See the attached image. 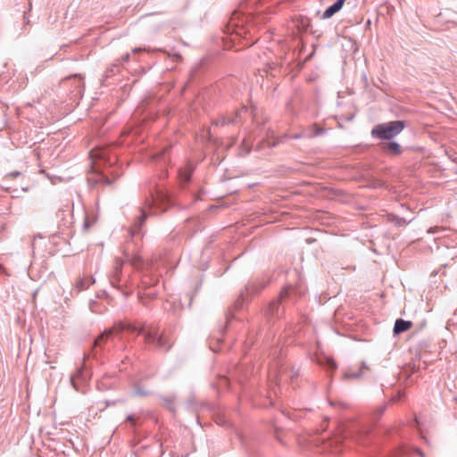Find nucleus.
<instances>
[{
  "instance_id": "obj_1",
  "label": "nucleus",
  "mask_w": 457,
  "mask_h": 457,
  "mask_svg": "<svg viewBox=\"0 0 457 457\" xmlns=\"http://www.w3.org/2000/svg\"><path fill=\"white\" fill-rule=\"evenodd\" d=\"M404 129V122L401 120L390 121L377 125L373 129V135L382 139H391Z\"/></svg>"
},
{
  "instance_id": "obj_2",
  "label": "nucleus",
  "mask_w": 457,
  "mask_h": 457,
  "mask_svg": "<svg viewBox=\"0 0 457 457\" xmlns=\"http://www.w3.org/2000/svg\"><path fill=\"white\" fill-rule=\"evenodd\" d=\"M145 342L148 344L156 342L160 348L166 350L170 346L169 338L163 333L158 335V329L154 327H149L145 330Z\"/></svg>"
},
{
  "instance_id": "obj_3",
  "label": "nucleus",
  "mask_w": 457,
  "mask_h": 457,
  "mask_svg": "<svg viewBox=\"0 0 457 457\" xmlns=\"http://www.w3.org/2000/svg\"><path fill=\"white\" fill-rule=\"evenodd\" d=\"M379 148L387 155L396 156L402 153L401 145L396 142H384L379 145Z\"/></svg>"
},
{
  "instance_id": "obj_4",
  "label": "nucleus",
  "mask_w": 457,
  "mask_h": 457,
  "mask_svg": "<svg viewBox=\"0 0 457 457\" xmlns=\"http://www.w3.org/2000/svg\"><path fill=\"white\" fill-rule=\"evenodd\" d=\"M412 322L409 320H404L402 319H398L395 320V327H394V333L395 334H401L405 331H408L412 328Z\"/></svg>"
},
{
  "instance_id": "obj_5",
  "label": "nucleus",
  "mask_w": 457,
  "mask_h": 457,
  "mask_svg": "<svg viewBox=\"0 0 457 457\" xmlns=\"http://www.w3.org/2000/svg\"><path fill=\"white\" fill-rule=\"evenodd\" d=\"M114 333H117V328L113 327L108 330H105L103 334H101L94 343V347H101L108 338L112 336Z\"/></svg>"
},
{
  "instance_id": "obj_6",
  "label": "nucleus",
  "mask_w": 457,
  "mask_h": 457,
  "mask_svg": "<svg viewBox=\"0 0 457 457\" xmlns=\"http://www.w3.org/2000/svg\"><path fill=\"white\" fill-rule=\"evenodd\" d=\"M345 0H337L334 4L329 6L324 12L322 17L324 19H328L332 17L336 12H337L343 6Z\"/></svg>"
},
{
  "instance_id": "obj_7",
  "label": "nucleus",
  "mask_w": 457,
  "mask_h": 457,
  "mask_svg": "<svg viewBox=\"0 0 457 457\" xmlns=\"http://www.w3.org/2000/svg\"><path fill=\"white\" fill-rule=\"evenodd\" d=\"M248 34L250 35V31H246L244 29H240L237 31H236L235 34L231 35L230 40L235 42L236 40H237V38L239 37H243L244 40L248 41V37H247ZM252 44H253V42H246V43L243 44V46H250Z\"/></svg>"
},
{
  "instance_id": "obj_8",
  "label": "nucleus",
  "mask_w": 457,
  "mask_h": 457,
  "mask_svg": "<svg viewBox=\"0 0 457 457\" xmlns=\"http://www.w3.org/2000/svg\"><path fill=\"white\" fill-rule=\"evenodd\" d=\"M115 327L117 328V333H119L124 329H127L130 332H137V333H141L144 331L143 328L137 327L135 324H127V325L119 324L118 326H115Z\"/></svg>"
},
{
  "instance_id": "obj_9",
  "label": "nucleus",
  "mask_w": 457,
  "mask_h": 457,
  "mask_svg": "<svg viewBox=\"0 0 457 457\" xmlns=\"http://www.w3.org/2000/svg\"><path fill=\"white\" fill-rule=\"evenodd\" d=\"M326 365L332 370L337 369V364L332 358H329V357L326 358Z\"/></svg>"
},
{
  "instance_id": "obj_10",
  "label": "nucleus",
  "mask_w": 457,
  "mask_h": 457,
  "mask_svg": "<svg viewBox=\"0 0 457 457\" xmlns=\"http://www.w3.org/2000/svg\"><path fill=\"white\" fill-rule=\"evenodd\" d=\"M278 307V302H274V303H270V310L271 314L273 313L274 310Z\"/></svg>"
},
{
  "instance_id": "obj_11",
  "label": "nucleus",
  "mask_w": 457,
  "mask_h": 457,
  "mask_svg": "<svg viewBox=\"0 0 457 457\" xmlns=\"http://www.w3.org/2000/svg\"><path fill=\"white\" fill-rule=\"evenodd\" d=\"M180 175L184 176L185 181H187V180H189V178H190V171H187V172H185V174L183 171H180Z\"/></svg>"
},
{
  "instance_id": "obj_12",
  "label": "nucleus",
  "mask_w": 457,
  "mask_h": 457,
  "mask_svg": "<svg viewBox=\"0 0 457 457\" xmlns=\"http://www.w3.org/2000/svg\"><path fill=\"white\" fill-rule=\"evenodd\" d=\"M358 376H359L358 374H350V373H347V372H345V373L344 374V377H345V378H357Z\"/></svg>"
},
{
  "instance_id": "obj_13",
  "label": "nucleus",
  "mask_w": 457,
  "mask_h": 457,
  "mask_svg": "<svg viewBox=\"0 0 457 457\" xmlns=\"http://www.w3.org/2000/svg\"><path fill=\"white\" fill-rule=\"evenodd\" d=\"M154 204H158L161 206V204H162V196H158V198L154 201Z\"/></svg>"
},
{
  "instance_id": "obj_14",
  "label": "nucleus",
  "mask_w": 457,
  "mask_h": 457,
  "mask_svg": "<svg viewBox=\"0 0 457 457\" xmlns=\"http://www.w3.org/2000/svg\"><path fill=\"white\" fill-rule=\"evenodd\" d=\"M127 420L130 421V422H134L136 420V419L134 416L130 415V416H128Z\"/></svg>"
},
{
  "instance_id": "obj_15",
  "label": "nucleus",
  "mask_w": 457,
  "mask_h": 457,
  "mask_svg": "<svg viewBox=\"0 0 457 457\" xmlns=\"http://www.w3.org/2000/svg\"><path fill=\"white\" fill-rule=\"evenodd\" d=\"M139 262H140V260L137 258V260H134V261H133L132 264H133L134 266L137 267Z\"/></svg>"
},
{
  "instance_id": "obj_16",
  "label": "nucleus",
  "mask_w": 457,
  "mask_h": 457,
  "mask_svg": "<svg viewBox=\"0 0 457 457\" xmlns=\"http://www.w3.org/2000/svg\"><path fill=\"white\" fill-rule=\"evenodd\" d=\"M436 228H430L428 232V233H434V232H436Z\"/></svg>"
},
{
  "instance_id": "obj_17",
  "label": "nucleus",
  "mask_w": 457,
  "mask_h": 457,
  "mask_svg": "<svg viewBox=\"0 0 457 457\" xmlns=\"http://www.w3.org/2000/svg\"><path fill=\"white\" fill-rule=\"evenodd\" d=\"M386 406L384 405L381 409L378 410V414H382V412L384 411Z\"/></svg>"
}]
</instances>
